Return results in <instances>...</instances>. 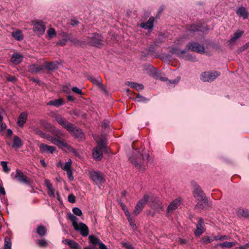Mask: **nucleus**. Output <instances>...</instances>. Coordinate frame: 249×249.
<instances>
[{"label": "nucleus", "instance_id": "nucleus-1", "mask_svg": "<svg viewBox=\"0 0 249 249\" xmlns=\"http://www.w3.org/2000/svg\"><path fill=\"white\" fill-rule=\"evenodd\" d=\"M147 202L151 207H155L154 202L152 201V198L148 195H144L143 198L139 200L137 203L133 212V214L136 216L142 211L145 202Z\"/></svg>", "mask_w": 249, "mask_h": 249}, {"label": "nucleus", "instance_id": "nucleus-2", "mask_svg": "<svg viewBox=\"0 0 249 249\" xmlns=\"http://www.w3.org/2000/svg\"><path fill=\"white\" fill-rule=\"evenodd\" d=\"M221 73L216 71H208L202 72L200 75V79L204 82L211 83L220 76Z\"/></svg>", "mask_w": 249, "mask_h": 249}, {"label": "nucleus", "instance_id": "nucleus-3", "mask_svg": "<svg viewBox=\"0 0 249 249\" xmlns=\"http://www.w3.org/2000/svg\"><path fill=\"white\" fill-rule=\"evenodd\" d=\"M89 175L90 179L97 185H100L106 181L104 174L99 171H90Z\"/></svg>", "mask_w": 249, "mask_h": 249}, {"label": "nucleus", "instance_id": "nucleus-4", "mask_svg": "<svg viewBox=\"0 0 249 249\" xmlns=\"http://www.w3.org/2000/svg\"><path fill=\"white\" fill-rule=\"evenodd\" d=\"M87 38V43L90 45L100 47L103 45V37L99 34L93 33L90 34Z\"/></svg>", "mask_w": 249, "mask_h": 249}, {"label": "nucleus", "instance_id": "nucleus-5", "mask_svg": "<svg viewBox=\"0 0 249 249\" xmlns=\"http://www.w3.org/2000/svg\"><path fill=\"white\" fill-rule=\"evenodd\" d=\"M186 50L187 51H191L197 53H198L202 54L204 53L205 49L204 46L200 45L197 42L192 41L188 43L186 46Z\"/></svg>", "mask_w": 249, "mask_h": 249}, {"label": "nucleus", "instance_id": "nucleus-6", "mask_svg": "<svg viewBox=\"0 0 249 249\" xmlns=\"http://www.w3.org/2000/svg\"><path fill=\"white\" fill-rule=\"evenodd\" d=\"M194 188L193 191V195L196 199H200L206 197L205 194L202 190L200 186L197 185L196 182L193 184Z\"/></svg>", "mask_w": 249, "mask_h": 249}, {"label": "nucleus", "instance_id": "nucleus-7", "mask_svg": "<svg viewBox=\"0 0 249 249\" xmlns=\"http://www.w3.org/2000/svg\"><path fill=\"white\" fill-rule=\"evenodd\" d=\"M104 147L103 142H101L100 145L95 147L93 150L92 155L93 158L97 160H101L103 157L102 150Z\"/></svg>", "mask_w": 249, "mask_h": 249}, {"label": "nucleus", "instance_id": "nucleus-8", "mask_svg": "<svg viewBox=\"0 0 249 249\" xmlns=\"http://www.w3.org/2000/svg\"><path fill=\"white\" fill-rule=\"evenodd\" d=\"M74 229L75 231H79L83 236H87L89 233L88 226L83 222H79L77 226H74Z\"/></svg>", "mask_w": 249, "mask_h": 249}, {"label": "nucleus", "instance_id": "nucleus-9", "mask_svg": "<svg viewBox=\"0 0 249 249\" xmlns=\"http://www.w3.org/2000/svg\"><path fill=\"white\" fill-rule=\"evenodd\" d=\"M197 200H198V202L195 206V209L201 211L204 209H206L207 207H209V204L207 197Z\"/></svg>", "mask_w": 249, "mask_h": 249}, {"label": "nucleus", "instance_id": "nucleus-10", "mask_svg": "<svg viewBox=\"0 0 249 249\" xmlns=\"http://www.w3.org/2000/svg\"><path fill=\"white\" fill-rule=\"evenodd\" d=\"M45 29V25L42 21L36 22L34 24L33 31L37 35H43Z\"/></svg>", "mask_w": 249, "mask_h": 249}, {"label": "nucleus", "instance_id": "nucleus-11", "mask_svg": "<svg viewBox=\"0 0 249 249\" xmlns=\"http://www.w3.org/2000/svg\"><path fill=\"white\" fill-rule=\"evenodd\" d=\"M205 231L203 219L201 217L199 218L197 224L196 225V230L194 232L195 235L198 237L202 234Z\"/></svg>", "mask_w": 249, "mask_h": 249}, {"label": "nucleus", "instance_id": "nucleus-12", "mask_svg": "<svg viewBox=\"0 0 249 249\" xmlns=\"http://www.w3.org/2000/svg\"><path fill=\"white\" fill-rule=\"evenodd\" d=\"M188 30L190 32H204L207 30L208 29L206 26H204L203 24L199 23L197 24H192L187 28Z\"/></svg>", "mask_w": 249, "mask_h": 249}, {"label": "nucleus", "instance_id": "nucleus-13", "mask_svg": "<svg viewBox=\"0 0 249 249\" xmlns=\"http://www.w3.org/2000/svg\"><path fill=\"white\" fill-rule=\"evenodd\" d=\"M45 138L61 149H62L64 146L65 145V144H66V142L62 140L59 138H56L54 137L50 136L47 134Z\"/></svg>", "mask_w": 249, "mask_h": 249}, {"label": "nucleus", "instance_id": "nucleus-14", "mask_svg": "<svg viewBox=\"0 0 249 249\" xmlns=\"http://www.w3.org/2000/svg\"><path fill=\"white\" fill-rule=\"evenodd\" d=\"M55 118L56 122L63 127L67 130L71 129L70 126H72V124L67 121L65 119L60 115L56 116Z\"/></svg>", "mask_w": 249, "mask_h": 249}, {"label": "nucleus", "instance_id": "nucleus-15", "mask_svg": "<svg viewBox=\"0 0 249 249\" xmlns=\"http://www.w3.org/2000/svg\"><path fill=\"white\" fill-rule=\"evenodd\" d=\"M15 178H18V181L26 185L29 184V181L27 177L23 175V173L19 169L16 170Z\"/></svg>", "mask_w": 249, "mask_h": 249}, {"label": "nucleus", "instance_id": "nucleus-16", "mask_svg": "<svg viewBox=\"0 0 249 249\" xmlns=\"http://www.w3.org/2000/svg\"><path fill=\"white\" fill-rule=\"evenodd\" d=\"M89 239L92 244L93 245H99V248L100 249H106V246L102 243L101 240L95 237V236L93 235H89Z\"/></svg>", "mask_w": 249, "mask_h": 249}, {"label": "nucleus", "instance_id": "nucleus-17", "mask_svg": "<svg viewBox=\"0 0 249 249\" xmlns=\"http://www.w3.org/2000/svg\"><path fill=\"white\" fill-rule=\"evenodd\" d=\"M40 124L41 125L46 128V129L53 130L55 135H57V134H60L61 135H62L59 130L56 129L50 123H48L47 121L45 120H41L40 121Z\"/></svg>", "mask_w": 249, "mask_h": 249}, {"label": "nucleus", "instance_id": "nucleus-18", "mask_svg": "<svg viewBox=\"0 0 249 249\" xmlns=\"http://www.w3.org/2000/svg\"><path fill=\"white\" fill-rule=\"evenodd\" d=\"M71 129H68L67 130L70 132L71 133L73 136L75 138H82L83 136V133L82 130L80 128H78L75 126V125L72 124V126H70Z\"/></svg>", "mask_w": 249, "mask_h": 249}, {"label": "nucleus", "instance_id": "nucleus-19", "mask_svg": "<svg viewBox=\"0 0 249 249\" xmlns=\"http://www.w3.org/2000/svg\"><path fill=\"white\" fill-rule=\"evenodd\" d=\"M160 74V73L159 72L157 71V80L159 79L162 81H167L169 84L175 85L177 84L180 80V78L179 77H178L175 80H168L166 77L161 76Z\"/></svg>", "mask_w": 249, "mask_h": 249}, {"label": "nucleus", "instance_id": "nucleus-20", "mask_svg": "<svg viewBox=\"0 0 249 249\" xmlns=\"http://www.w3.org/2000/svg\"><path fill=\"white\" fill-rule=\"evenodd\" d=\"M180 204V201L178 199H175L168 206L167 209V213H172Z\"/></svg>", "mask_w": 249, "mask_h": 249}, {"label": "nucleus", "instance_id": "nucleus-21", "mask_svg": "<svg viewBox=\"0 0 249 249\" xmlns=\"http://www.w3.org/2000/svg\"><path fill=\"white\" fill-rule=\"evenodd\" d=\"M154 21V18L153 17H150L147 21L145 22H142L140 24V27L142 28L150 30L153 27V22Z\"/></svg>", "mask_w": 249, "mask_h": 249}, {"label": "nucleus", "instance_id": "nucleus-22", "mask_svg": "<svg viewBox=\"0 0 249 249\" xmlns=\"http://www.w3.org/2000/svg\"><path fill=\"white\" fill-rule=\"evenodd\" d=\"M236 14L240 17H243L244 19H247L249 16V13L246 8L244 7H240L236 11Z\"/></svg>", "mask_w": 249, "mask_h": 249}, {"label": "nucleus", "instance_id": "nucleus-23", "mask_svg": "<svg viewBox=\"0 0 249 249\" xmlns=\"http://www.w3.org/2000/svg\"><path fill=\"white\" fill-rule=\"evenodd\" d=\"M88 79L94 84L98 86L99 88L102 89H104V87L102 83L101 78L100 76L94 77L93 76H89Z\"/></svg>", "mask_w": 249, "mask_h": 249}, {"label": "nucleus", "instance_id": "nucleus-24", "mask_svg": "<svg viewBox=\"0 0 249 249\" xmlns=\"http://www.w3.org/2000/svg\"><path fill=\"white\" fill-rule=\"evenodd\" d=\"M27 120V113L22 112L18 118L17 124L20 127H22Z\"/></svg>", "mask_w": 249, "mask_h": 249}, {"label": "nucleus", "instance_id": "nucleus-25", "mask_svg": "<svg viewBox=\"0 0 249 249\" xmlns=\"http://www.w3.org/2000/svg\"><path fill=\"white\" fill-rule=\"evenodd\" d=\"M23 58V57L22 55L18 53H15L11 58V61L15 64H18L22 62Z\"/></svg>", "mask_w": 249, "mask_h": 249}, {"label": "nucleus", "instance_id": "nucleus-26", "mask_svg": "<svg viewBox=\"0 0 249 249\" xmlns=\"http://www.w3.org/2000/svg\"><path fill=\"white\" fill-rule=\"evenodd\" d=\"M23 143L21 139L18 136H15L13 138L12 147L19 148L23 145Z\"/></svg>", "mask_w": 249, "mask_h": 249}, {"label": "nucleus", "instance_id": "nucleus-27", "mask_svg": "<svg viewBox=\"0 0 249 249\" xmlns=\"http://www.w3.org/2000/svg\"><path fill=\"white\" fill-rule=\"evenodd\" d=\"M59 63L57 61H53L46 63L45 67L48 70H54L58 69Z\"/></svg>", "mask_w": 249, "mask_h": 249}, {"label": "nucleus", "instance_id": "nucleus-28", "mask_svg": "<svg viewBox=\"0 0 249 249\" xmlns=\"http://www.w3.org/2000/svg\"><path fill=\"white\" fill-rule=\"evenodd\" d=\"M47 230L46 228L42 225H38L36 228L37 234L40 237L44 236L47 233Z\"/></svg>", "mask_w": 249, "mask_h": 249}, {"label": "nucleus", "instance_id": "nucleus-29", "mask_svg": "<svg viewBox=\"0 0 249 249\" xmlns=\"http://www.w3.org/2000/svg\"><path fill=\"white\" fill-rule=\"evenodd\" d=\"M64 104V102L62 98L52 100L47 103V105L49 106H53L56 107H59Z\"/></svg>", "mask_w": 249, "mask_h": 249}, {"label": "nucleus", "instance_id": "nucleus-30", "mask_svg": "<svg viewBox=\"0 0 249 249\" xmlns=\"http://www.w3.org/2000/svg\"><path fill=\"white\" fill-rule=\"evenodd\" d=\"M237 214L240 217L249 218V210L245 208H239L237 210Z\"/></svg>", "mask_w": 249, "mask_h": 249}, {"label": "nucleus", "instance_id": "nucleus-31", "mask_svg": "<svg viewBox=\"0 0 249 249\" xmlns=\"http://www.w3.org/2000/svg\"><path fill=\"white\" fill-rule=\"evenodd\" d=\"M129 160L137 169H143L141 164V161L139 159H137L135 157H132L130 158Z\"/></svg>", "mask_w": 249, "mask_h": 249}, {"label": "nucleus", "instance_id": "nucleus-32", "mask_svg": "<svg viewBox=\"0 0 249 249\" xmlns=\"http://www.w3.org/2000/svg\"><path fill=\"white\" fill-rule=\"evenodd\" d=\"M169 52L172 54H175L178 56H180L181 54L186 53V50L185 48L184 50L180 51L178 48L173 47L171 48Z\"/></svg>", "mask_w": 249, "mask_h": 249}, {"label": "nucleus", "instance_id": "nucleus-33", "mask_svg": "<svg viewBox=\"0 0 249 249\" xmlns=\"http://www.w3.org/2000/svg\"><path fill=\"white\" fill-rule=\"evenodd\" d=\"M127 85L132 88L136 89L138 90H142L144 88V86L142 84L136 82H127Z\"/></svg>", "mask_w": 249, "mask_h": 249}, {"label": "nucleus", "instance_id": "nucleus-34", "mask_svg": "<svg viewBox=\"0 0 249 249\" xmlns=\"http://www.w3.org/2000/svg\"><path fill=\"white\" fill-rule=\"evenodd\" d=\"M244 34V31H237L234 33L233 36H231V38L229 40L230 43H233L237 39L240 38Z\"/></svg>", "mask_w": 249, "mask_h": 249}, {"label": "nucleus", "instance_id": "nucleus-35", "mask_svg": "<svg viewBox=\"0 0 249 249\" xmlns=\"http://www.w3.org/2000/svg\"><path fill=\"white\" fill-rule=\"evenodd\" d=\"M236 242H224L222 243H219L217 246H219L222 249L224 248H231L234 246Z\"/></svg>", "mask_w": 249, "mask_h": 249}, {"label": "nucleus", "instance_id": "nucleus-36", "mask_svg": "<svg viewBox=\"0 0 249 249\" xmlns=\"http://www.w3.org/2000/svg\"><path fill=\"white\" fill-rule=\"evenodd\" d=\"M12 36L15 39L18 41H21L23 39V36L20 30L13 32Z\"/></svg>", "mask_w": 249, "mask_h": 249}, {"label": "nucleus", "instance_id": "nucleus-37", "mask_svg": "<svg viewBox=\"0 0 249 249\" xmlns=\"http://www.w3.org/2000/svg\"><path fill=\"white\" fill-rule=\"evenodd\" d=\"M35 242L40 247L47 248L49 246L47 241L44 238L36 240Z\"/></svg>", "mask_w": 249, "mask_h": 249}, {"label": "nucleus", "instance_id": "nucleus-38", "mask_svg": "<svg viewBox=\"0 0 249 249\" xmlns=\"http://www.w3.org/2000/svg\"><path fill=\"white\" fill-rule=\"evenodd\" d=\"M66 146H64L63 148L62 149L63 150L71 152H72L74 155L76 156H79V154L77 152V151L72 147H71L70 145H69L66 142L65 143Z\"/></svg>", "mask_w": 249, "mask_h": 249}, {"label": "nucleus", "instance_id": "nucleus-39", "mask_svg": "<svg viewBox=\"0 0 249 249\" xmlns=\"http://www.w3.org/2000/svg\"><path fill=\"white\" fill-rule=\"evenodd\" d=\"M30 71L33 72H38L43 70V67L36 64L32 65L30 66Z\"/></svg>", "mask_w": 249, "mask_h": 249}, {"label": "nucleus", "instance_id": "nucleus-40", "mask_svg": "<svg viewBox=\"0 0 249 249\" xmlns=\"http://www.w3.org/2000/svg\"><path fill=\"white\" fill-rule=\"evenodd\" d=\"M68 218L72 222L73 228H74V226H76L79 224V223L77 222L78 218L74 214L70 213L68 214Z\"/></svg>", "mask_w": 249, "mask_h": 249}, {"label": "nucleus", "instance_id": "nucleus-41", "mask_svg": "<svg viewBox=\"0 0 249 249\" xmlns=\"http://www.w3.org/2000/svg\"><path fill=\"white\" fill-rule=\"evenodd\" d=\"M12 242L10 239L6 236L4 238V244L3 249H11Z\"/></svg>", "mask_w": 249, "mask_h": 249}, {"label": "nucleus", "instance_id": "nucleus-42", "mask_svg": "<svg viewBox=\"0 0 249 249\" xmlns=\"http://www.w3.org/2000/svg\"><path fill=\"white\" fill-rule=\"evenodd\" d=\"M71 164L72 161L71 159H69L67 162H66L65 165H63L62 169L65 171L71 170Z\"/></svg>", "mask_w": 249, "mask_h": 249}, {"label": "nucleus", "instance_id": "nucleus-43", "mask_svg": "<svg viewBox=\"0 0 249 249\" xmlns=\"http://www.w3.org/2000/svg\"><path fill=\"white\" fill-rule=\"evenodd\" d=\"M214 240V237H211L209 236H204L201 239L202 242L205 244L210 243Z\"/></svg>", "mask_w": 249, "mask_h": 249}, {"label": "nucleus", "instance_id": "nucleus-44", "mask_svg": "<svg viewBox=\"0 0 249 249\" xmlns=\"http://www.w3.org/2000/svg\"><path fill=\"white\" fill-rule=\"evenodd\" d=\"M127 219L129 223V224L130 225V226L131 227V228H132V229L135 231V230H136L137 229V226L135 223V221H134V219H133V218L131 217V215L127 217Z\"/></svg>", "mask_w": 249, "mask_h": 249}, {"label": "nucleus", "instance_id": "nucleus-45", "mask_svg": "<svg viewBox=\"0 0 249 249\" xmlns=\"http://www.w3.org/2000/svg\"><path fill=\"white\" fill-rule=\"evenodd\" d=\"M47 35L49 38H52L54 36L56 35V32L54 29L50 28L47 32Z\"/></svg>", "mask_w": 249, "mask_h": 249}, {"label": "nucleus", "instance_id": "nucleus-46", "mask_svg": "<svg viewBox=\"0 0 249 249\" xmlns=\"http://www.w3.org/2000/svg\"><path fill=\"white\" fill-rule=\"evenodd\" d=\"M0 165H1L3 171L6 173H9L10 171L9 168L7 166V162L5 161H2L0 162Z\"/></svg>", "mask_w": 249, "mask_h": 249}, {"label": "nucleus", "instance_id": "nucleus-47", "mask_svg": "<svg viewBox=\"0 0 249 249\" xmlns=\"http://www.w3.org/2000/svg\"><path fill=\"white\" fill-rule=\"evenodd\" d=\"M230 239V236L227 235H216L214 236V240H220V241H223V240H228Z\"/></svg>", "mask_w": 249, "mask_h": 249}, {"label": "nucleus", "instance_id": "nucleus-48", "mask_svg": "<svg viewBox=\"0 0 249 249\" xmlns=\"http://www.w3.org/2000/svg\"><path fill=\"white\" fill-rule=\"evenodd\" d=\"M166 36L164 34L162 33H158V38L157 37V43L161 42L165 39Z\"/></svg>", "mask_w": 249, "mask_h": 249}, {"label": "nucleus", "instance_id": "nucleus-49", "mask_svg": "<svg viewBox=\"0 0 249 249\" xmlns=\"http://www.w3.org/2000/svg\"><path fill=\"white\" fill-rule=\"evenodd\" d=\"M69 246L72 249H79V244L77 242H76L73 240H71V242Z\"/></svg>", "mask_w": 249, "mask_h": 249}, {"label": "nucleus", "instance_id": "nucleus-50", "mask_svg": "<svg viewBox=\"0 0 249 249\" xmlns=\"http://www.w3.org/2000/svg\"><path fill=\"white\" fill-rule=\"evenodd\" d=\"M49 145L44 143H41L39 145V148L41 153L47 152Z\"/></svg>", "mask_w": 249, "mask_h": 249}, {"label": "nucleus", "instance_id": "nucleus-51", "mask_svg": "<svg viewBox=\"0 0 249 249\" xmlns=\"http://www.w3.org/2000/svg\"><path fill=\"white\" fill-rule=\"evenodd\" d=\"M73 213L78 216H81L82 214L81 210L78 207H74L72 209Z\"/></svg>", "mask_w": 249, "mask_h": 249}, {"label": "nucleus", "instance_id": "nucleus-52", "mask_svg": "<svg viewBox=\"0 0 249 249\" xmlns=\"http://www.w3.org/2000/svg\"><path fill=\"white\" fill-rule=\"evenodd\" d=\"M120 205H121V206L122 207V209L123 210L125 215L127 217L131 215L129 212V211L128 210L127 208L125 207V206L123 203H120Z\"/></svg>", "mask_w": 249, "mask_h": 249}, {"label": "nucleus", "instance_id": "nucleus-53", "mask_svg": "<svg viewBox=\"0 0 249 249\" xmlns=\"http://www.w3.org/2000/svg\"><path fill=\"white\" fill-rule=\"evenodd\" d=\"M71 90L75 93H77L79 95H82V90L78 88L77 87H73L71 89Z\"/></svg>", "mask_w": 249, "mask_h": 249}, {"label": "nucleus", "instance_id": "nucleus-54", "mask_svg": "<svg viewBox=\"0 0 249 249\" xmlns=\"http://www.w3.org/2000/svg\"><path fill=\"white\" fill-rule=\"evenodd\" d=\"M68 40V39L67 38L60 40L56 43V45L64 46L66 45Z\"/></svg>", "mask_w": 249, "mask_h": 249}, {"label": "nucleus", "instance_id": "nucleus-55", "mask_svg": "<svg viewBox=\"0 0 249 249\" xmlns=\"http://www.w3.org/2000/svg\"><path fill=\"white\" fill-rule=\"evenodd\" d=\"M44 183L47 189H51V188L53 187L52 184L51 183L50 181L48 179H46L45 180Z\"/></svg>", "mask_w": 249, "mask_h": 249}, {"label": "nucleus", "instance_id": "nucleus-56", "mask_svg": "<svg viewBox=\"0 0 249 249\" xmlns=\"http://www.w3.org/2000/svg\"><path fill=\"white\" fill-rule=\"evenodd\" d=\"M35 131H36V133L37 134H38V135L40 136L42 138H45V137H46L47 134H46L45 133L43 132L42 131L40 130L38 128H36L35 129Z\"/></svg>", "mask_w": 249, "mask_h": 249}, {"label": "nucleus", "instance_id": "nucleus-57", "mask_svg": "<svg viewBox=\"0 0 249 249\" xmlns=\"http://www.w3.org/2000/svg\"><path fill=\"white\" fill-rule=\"evenodd\" d=\"M109 122L107 120H104L102 124V127L105 129L109 127Z\"/></svg>", "mask_w": 249, "mask_h": 249}, {"label": "nucleus", "instance_id": "nucleus-58", "mask_svg": "<svg viewBox=\"0 0 249 249\" xmlns=\"http://www.w3.org/2000/svg\"><path fill=\"white\" fill-rule=\"evenodd\" d=\"M186 59L193 62H195L197 61L196 58L191 54H188L186 56Z\"/></svg>", "mask_w": 249, "mask_h": 249}, {"label": "nucleus", "instance_id": "nucleus-59", "mask_svg": "<svg viewBox=\"0 0 249 249\" xmlns=\"http://www.w3.org/2000/svg\"><path fill=\"white\" fill-rule=\"evenodd\" d=\"M67 174L68 176V178L71 181H72L73 180V174L72 172V170H69L67 171Z\"/></svg>", "mask_w": 249, "mask_h": 249}, {"label": "nucleus", "instance_id": "nucleus-60", "mask_svg": "<svg viewBox=\"0 0 249 249\" xmlns=\"http://www.w3.org/2000/svg\"><path fill=\"white\" fill-rule=\"evenodd\" d=\"M123 247L126 249H134L133 246L132 245L127 242L123 243Z\"/></svg>", "mask_w": 249, "mask_h": 249}, {"label": "nucleus", "instance_id": "nucleus-61", "mask_svg": "<svg viewBox=\"0 0 249 249\" xmlns=\"http://www.w3.org/2000/svg\"><path fill=\"white\" fill-rule=\"evenodd\" d=\"M135 100L137 102H143L146 100V98L142 96L138 95L135 98Z\"/></svg>", "mask_w": 249, "mask_h": 249}, {"label": "nucleus", "instance_id": "nucleus-62", "mask_svg": "<svg viewBox=\"0 0 249 249\" xmlns=\"http://www.w3.org/2000/svg\"><path fill=\"white\" fill-rule=\"evenodd\" d=\"M68 200L71 203H74L75 202V197L73 195H70L68 196Z\"/></svg>", "mask_w": 249, "mask_h": 249}, {"label": "nucleus", "instance_id": "nucleus-63", "mask_svg": "<svg viewBox=\"0 0 249 249\" xmlns=\"http://www.w3.org/2000/svg\"><path fill=\"white\" fill-rule=\"evenodd\" d=\"M48 195L51 197H54V190L53 187L51 188V189H48Z\"/></svg>", "mask_w": 249, "mask_h": 249}, {"label": "nucleus", "instance_id": "nucleus-64", "mask_svg": "<svg viewBox=\"0 0 249 249\" xmlns=\"http://www.w3.org/2000/svg\"><path fill=\"white\" fill-rule=\"evenodd\" d=\"M248 248H249V245L247 243L243 246L236 248V249H248Z\"/></svg>", "mask_w": 249, "mask_h": 249}]
</instances>
